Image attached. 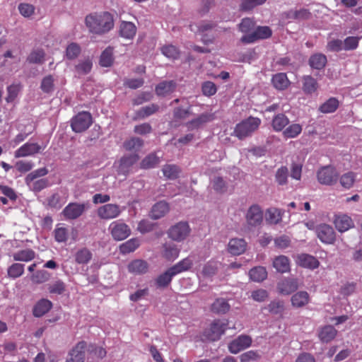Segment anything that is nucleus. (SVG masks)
I'll use <instances>...</instances> for the list:
<instances>
[{
    "instance_id": "obj_1",
    "label": "nucleus",
    "mask_w": 362,
    "mask_h": 362,
    "mask_svg": "<svg viewBox=\"0 0 362 362\" xmlns=\"http://www.w3.org/2000/svg\"><path fill=\"white\" fill-rule=\"evenodd\" d=\"M85 23L90 32L103 35L114 28V18L110 12L93 13L86 16Z\"/></svg>"
},
{
    "instance_id": "obj_2",
    "label": "nucleus",
    "mask_w": 362,
    "mask_h": 362,
    "mask_svg": "<svg viewBox=\"0 0 362 362\" xmlns=\"http://www.w3.org/2000/svg\"><path fill=\"white\" fill-rule=\"evenodd\" d=\"M262 121L258 117L250 116L236 124L233 134L240 140H243L257 131Z\"/></svg>"
},
{
    "instance_id": "obj_3",
    "label": "nucleus",
    "mask_w": 362,
    "mask_h": 362,
    "mask_svg": "<svg viewBox=\"0 0 362 362\" xmlns=\"http://www.w3.org/2000/svg\"><path fill=\"white\" fill-rule=\"evenodd\" d=\"M317 178L321 185L330 186L337 183L339 173L334 167L327 165L318 170Z\"/></svg>"
},
{
    "instance_id": "obj_4",
    "label": "nucleus",
    "mask_w": 362,
    "mask_h": 362,
    "mask_svg": "<svg viewBox=\"0 0 362 362\" xmlns=\"http://www.w3.org/2000/svg\"><path fill=\"white\" fill-rule=\"evenodd\" d=\"M93 123L90 113L81 112L74 117L71 122L72 130L76 133H81L87 130Z\"/></svg>"
},
{
    "instance_id": "obj_5",
    "label": "nucleus",
    "mask_w": 362,
    "mask_h": 362,
    "mask_svg": "<svg viewBox=\"0 0 362 362\" xmlns=\"http://www.w3.org/2000/svg\"><path fill=\"white\" fill-rule=\"evenodd\" d=\"M112 237L115 240L120 241L128 238L131 234V229L122 220L112 222L108 228Z\"/></svg>"
},
{
    "instance_id": "obj_6",
    "label": "nucleus",
    "mask_w": 362,
    "mask_h": 362,
    "mask_svg": "<svg viewBox=\"0 0 362 362\" xmlns=\"http://www.w3.org/2000/svg\"><path fill=\"white\" fill-rule=\"evenodd\" d=\"M88 209V204L85 203H69L62 212L65 220H75L83 215Z\"/></svg>"
},
{
    "instance_id": "obj_7",
    "label": "nucleus",
    "mask_w": 362,
    "mask_h": 362,
    "mask_svg": "<svg viewBox=\"0 0 362 362\" xmlns=\"http://www.w3.org/2000/svg\"><path fill=\"white\" fill-rule=\"evenodd\" d=\"M86 351H88L87 342L78 341L69 351L66 362H85Z\"/></svg>"
},
{
    "instance_id": "obj_8",
    "label": "nucleus",
    "mask_w": 362,
    "mask_h": 362,
    "mask_svg": "<svg viewBox=\"0 0 362 362\" xmlns=\"http://www.w3.org/2000/svg\"><path fill=\"white\" fill-rule=\"evenodd\" d=\"M228 327V322L215 320L211 324L209 328L204 332L206 337L211 341H217L225 333Z\"/></svg>"
},
{
    "instance_id": "obj_9",
    "label": "nucleus",
    "mask_w": 362,
    "mask_h": 362,
    "mask_svg": "<svg viewBox=\"0 0 362 362\" xmlns=\"http://www.w3.org/2000/svg\"><path fill=\"white\" fill-rule=\"evenodd\" d=\"M122 212L119 205L115 204H105L98 208V216L103 220H110L118 217Z\"/></svg>"
},
{
    "instance_id": "obj_10",
    "label": "nucleus",
    "mask_w": 362,
    "mask_h": 362,
    "mask_svg": "<svg viewBox=\"0 0 362 362\" xmlns=\"http://www.w3.org/2000/svg\"><path fill=\"white\" fill-rule=\"evenodd\" d=\"M190 228L187 222H180L172 226L168 231L169 237L173 240L180 242L188 237Z\"/></svg>"
},
{
    "instance_id": "obj_11",
    "label": "nucleus",
    "mask_w": 362,
    "mask_h": 362,
    "mask_svg": "<svg viewBox=\"0 0 362 362\" xmlns=\"http://www.w3.org/2000/svg\"><path fill=\"white\" fill-rule=\"evenodd\" d=\"M246 223L252 227H257L263 221V211L257 204L252 205L245 214Z\"/></svg>"
},
{
    "instance_id": "obj_12",
    "label": "nucleus",
    "mask_w": 362,
    "mask_h": 362,
    "mask_svg": "<svg viewBox=\"0 0 362 362\" xmlns=\"http://www.w3.org/2000/svg\"><path fill=\"white\" fill-rule=\"evenodd\" d=\"M252 339L250 336L241 334L229 343L228 350L230 353L236 354L249 348L252 345Z\"/></svg>"
},
{
    "instance_id": "obj_13",
    "label": "nucleus",
    "mask_w": 362,
    "mask_h": 362,
    "mask_svg": "<svg viewBox=\"0 0 362 362\" xmlns=\"http://www.w3.org/2000/svg\"><path fill=\"white\" fill-rule=\"evenodd\" d=\"M318 238L324 243L333 244L336 240V234L332 226L327 224H321L316 228Z\"/></svg>"
},
{
    "instance_id": "obj_14",
    "label": "nucleus",
    "mask_w": 362,
    "mask_h": 362,
    "mask_svg": "<svg viewBox=\"0 0 362 362\" xmlns=\"http://www.w3.org/2000/svg\"><path fill=\"white\" fill-rule=\"evenodd\" d=\"M42 148L37 143L27 142L14 152L16 158L34 156L42 151Z\"/></svg>"
},
{
    "instance_id": "obj_15",
    "label": "nucleus",
    "mask_w": 362,
    "mask_h": 362,
    "mask_svg": "<svg viewBox=\"0 0 362 362\" xmlns=\"http://www.w3.org/2000/svg\"><path fill=\"white\" fill-rule=\"evenodd\" d=\"M295 260L298 265L310 269H316L320 265L318 259L308 254L302 253L298 255L295 257Z\"/></svg>"
},
{
    "instance_id": "obj_16",
    "label": "nucleus",
    "mask_w": 362,
    "mask_h": 362,
    "mask_svg": "<svg viewBox=\"0 0 362 362\" xmlns=\"http://www.w3.org/2000/svg\"><path fill=\"white\" fill-rule=\"evenodd\" d=\"M335 228L341 233L348 230L354 227L351 218L346 214H337L334 219Z\"/></svg>"
},
{
    "instance_id": "obj_17",
    "label": "nucleus",
    "mask_w": 362,
    "mask_h": 362,
    "mask_svg": "<svg viewBox=\"0 0 362 362\" xmlns=\"http://www.w3.org/2000/svg\"><path fill=\"white\" fill-rule=\"evenodd\" d=\"M298 281L294 279H284L278 284V290L280 293L288 295L297 290Z\"/></svg>"
},
{
    "instance_id": "obj_18",
    "label": "nucleus",
    "mask_w": 362,
    "mask_h": 362,
    "mask_svg": "<svg viewBox=\"0 0 362 362\" xmlns=\"http://www.w3.org/2000/svg\"><path fill=\"white\" fill-rule=\"evenodd\" d=\"M128 271L134 274H144L148 270V264L143 259H134L128 264Z\"/></svg>"
},
{
    "instance_id": "obj_19",
    "label": "nucleus",
    "mask_w": 362,
    "mask_h": 362,
    "mask_svg": "<svg viewBox=\"0 0 362 362\" xmlns=\"http://www.w3.org/2000/svg\"><path fill=\"white\" fill-rule=\"evenodd\" d=\"M337 334V330L332 325H325L318 332V337L323 343H328L333 340Z\"/></svg>"
},
{
    "instance_id": "obj_20",
    "label": "nucleus",
    "mask_w": 362,
    "mask_h": 362,
    "mask_svg": "<svg viewBox=\"0 0 362 362\" xmlns=\"http://www.w3.org/2000/svg\"><path fill=\"white\" fill-rule=\"evenodd\" d=\"M247 247V243L242 238L231 239L228 243V251L234 255L243 253Z\"/></svg>"
},
{
    "instance_id": "obj_21",
    "label": "nucleus",
    "mask_w": 362,
    "mask_h": 362,
    "mask_svg": "<svg viewBox=\"0 0 362 362\" xmlns=\"http://www.w3.org/2000/svg\"><path fill=\"white\" fill-rule=\"evenodd\" d=\"M302 80V89L305 94L311 95L317 90L319 84L315 78L311 76H304Z\"/></svg>"
},
{
    "instance_id": "obj_22",
    "label": "nucleus",
    "mask_w": 362,
    "mask_h": 362,
    "mask_svg": "<svg viewBox=\"0 0 362 362\" xmlns=\"http://www.w3.org/2000/svg\"><path fill=\"white\" fill-rule=\"evenodd\" d=\"M327 62V57L322 53H315L312 54L308 60L309 65L311 68L321 70L324 69Z\"/></svg>"
},
{
    "instance_id": "obj_23",
    "label": "nucleus",
    "mask_w": 362,
    "mask_h": 362,
    "mask_svg": "<svg viewBox=\"0 0 362 362\" xmlns=\"http://www.w3.org/2000/svg\"><path fill=\"white\" fill-rule=\"evenodd\" d=\"M139 159L137 154L124 156L119 161V171L123 174L128 173L129 168L136 163Z\"/></svg>"
},
{
    "instance_id": "obj_24",
    "label": "nucleus",
    "mask_w": 362,
    "mask_h": 362,
    "mask_svg": "<svg viewBox=\"0 0 362 362\" xmlns=\"http://www.w3.org/2000/svg\"><path fill=\"white\" fill-rule=\"evenodd\" d=\"M273 267L280 273H286L290 271V260L284 255L274 257Z\"/></svg>"
},
{
    "instance_id": "obj_25",
    "label": "nucleus",
    "mask_w": 362,
    "mask_h": 362,
    "mask_svg": "<svg viewBox=\"0 0 362 362\" xmlns=\"http://www.w3.org/2000/svg\"><path fill=\"white\" fill-rule=\"evenodd\" d=\"M272 82L276 89L281 90L288 88L291 83L285 73H278L274 75Z\"/></svg>"
},
{
    "instance_id": "obj_26",
    "label": "nucleus",
    "mask_w": 362,
    "mask_h": 362,
    "mask_svg": "<svg viewBox=\"0 0 362 362\" xmlns=\"http://www.w3.org/2000/svg\"><path fill=\"white\" fill-rule=\"evenodd\" d=\"M170 210L169 204L165 202L156 203L151 211V216L153 219H158L164 216Z\"/></svg>"
},
{
    "instance_id": "obj_27",
    "label": "nucleus",
    "mask_w": 362,
    "mask_h": 362,
    "mask_svg": "<svg viewBox=\"0 0 362 362\" xmlns=\"http://www.w3.org/2000/svg\"><path fill=\"white\" fill-rule=\"evenodd\" d=\"M93 254L87 247L78 249L74 254L75 262L78 264H86L92 259Z\"/></svg>"
},
{
    "instance_id": "obj_28",
    "label": "nucleus",
    "mask_w": 362,
    "mask_h": 362,
    "mask_svg": "<svg viewBox=\"0 0 362 362\" xmlns=\"http://www.w3.org/2000/svg\"><path fill=\"white\" fill-rule=\"evenodd\" d=\"M230 305L224 298H217L211 305V311L216 314H225L229 311Z\"/></svg>"
},
{
    "instance_id": "obj_29",
    "label": "nucleus",
    "mask_w": 362,
    "mask_h": 362,
    "mask_svg": "<svg viewBox=\"0 0 362 362\" xmlns=\"http://www.w3.org/2000/svg\"><path fill=\"white\" fill-rule=\"evenodd\" d=\"M136 33V28L133 23L123 21L119 26V34L127 39L133 38Z\"/></svg>"
},
{
    "instance_id": "obj_30",
    "label": "nucleus",
    "mask_w": 362,
    "mask_h": 362,
    "mask_svg": "<svg viewBox=\"0 0 362 362\" xmlns=\"http://www.w3.org/2000/svg\"><path fill=\"white\" fill-rule=\"evenodd\" d=\"M52 306V303L47 299L39 300L33 308V315L35 317H41L47 313Z\"/></svg>"
},
{
    "instance_id": "obj_31",
    "label": "nucleus",
    "mask_w": 362,
    "mask_h": 362,
    "mask_svg": "<svg viewBox=\"0 0 362 362\" xmlns=\"http://www.w3.org/2000/svg\"><path fill=\"white\" fill-rule=\"evenodd\" d=\"M172 273L170 268H169L165 272L158 276L155 279L156 286L160 288L168 287L170 284L173 277L175 276Z\"/></svg>"
},
{
    "instance_id": "obj_32",
    "label": "nucleus",
    "mask_w": 362,
    "mask_h": 362,
    "mask_svg": "<svg viewBox=\"0 0 362 362\" xmlns=\"http://www.w3.org/2000/svg\"><path fill=\"white\" fill-rule=\"evenodd\" d=\"M310 301V296L306 291H299L291 298L293 306L301 308L307 305Z\"/></svg>"
},
{
    "instance_id": "obj_33",
    "label": "nucleus",
    "mask_w": 362,
    "mask_h": 362,
    "mask_svg": "<svg viewBox=\"0 0 362 362\" xmlns=\"http://www.w3.org/2000/svg\"><path fill=\"white\" fill-rule=\"evenodd\" d=\"M139 245V239L134 238L121 244L119 246V252L122 255L129 254L135 251Z\"/></svg>"
},
{
    "instance_id": "obj_34",
    "label": "nucleus",
    "mask_w": 362,
    "mask_h": 362,
    "mask_svg": "<svg viewBox=\"0 0 362 362\" xmlns=\"http://www.w3.org/2000/svg\"><path fill=\"white\" fill-rule=\"evenodd\" d=\"M176 88V83L173 81H163L156 88V92L158 95H166L173 93Z\"/></svg>"
},
{
    "instance_id": "obj_35",
    "label": "nucleus",
    "mask_w": 362,
    "mask_h": 362,
    "mask_svg": "<svg viewBox=\"0 0 362 362\" xmlns=\"http://www.w3.org/2000/svg\"><path fill=\"white\" fill-rule=\"evenodd\" d=\"M163 248L162 256L167 260L173 261L178 257L180 250L175 245L166 243Z\"/></svg>"
},
{
    "instance_id": "obj_36",
    "label": "nucleus",
    "mask_w": 362,
    "mask_h": 362,
    "mask_svg": "<svg viewBox=\"0 0 362 362\" xmlns=\"http://www.w3.org/2000/svg\"><path fill=\"white\" fill-rule=\"evenodd\" d=\"M289 123V119L283 113L275 115L272 122V126L274 131L281 132Z\"/></svg>"
},
{
    "instance_id": "obj_37",
    "label": "nucleus",
    "mask_w": 362,
    "mask_h": 362,
    "mask_svg": "<svg viewBox=\"0 0 362 362\" xmlns=\"http://www.w3.org/2000/svg\"><path fill=\"white\" fill-rule=\"evenodd\" d=\"M0 192L5 196V197H0V201L3 204H7L8 199L11 202H15L17 199L14 189L7 185H0Z\"/></svg>"
},
{
    "instance_id": "obj_38",
    "label": "nucleus",
    "mask_w": 362,
    "mask_h": 362,
    "mask_svg": "<svg viewBox=\"0 0 362 362\" xmlns=\"http://www.w3.org/2000/svg\"><path fill=\"white\" fill-rule=\"evenodd\" d=\"M251 280L257 282H261L267 279V272L263 267H255L249 272Z\"/></svg>"
},
{
    "instance_id": "obj_39",
    "label": "nucleus",
    "mask_w": 362,
    "mask_h": 362,
    "mask_svg": "<svg viewBox=\"0 0 362 362\" xmlns=\"http://www.w3.org/2000/svg\"><path fill=\"white\" fill-rule=\"evenodd\" d=\"M13 257L15 261L30 262L35 259V252L31 249H25L15 252Z\"/></svg>"
},
{
    "instance_id": "obj_40",
    "label": "nucleus",
    "mask_w": 362,
    "mask_h": 362,
    "mask_svg": "<svg viewBox=\"0 0 362 362\" xmlns=\"http://www.w3.org/2000/svg\"><path fill=\"white\" fill-rule=\"evenodd\" d=\"M192 265V261L189 258L187 257L170 268V271L173 272L172 274L177 275L181 272L189 270Z\"/></svg>"
},
{
    "instance_id": "obj_41",
    "label": "nucleus",
    "mask_w": 362,
    "mask_h": 362,
    "mask_svg": "<svg viewBox=\"0 0 362 362\" xmlns=\"http://www.w3.org/2000/svg\"><path fill=\"white\" fill-rule=\"evenodd\" d=\"M45 58V52L42 49H35L28 55L27 61L30 64H42Z\"/></svg>"
},
{
    "instance_id": "obj_42",
    "label": "nucleus",
    "mask_w": 362,
    "mask_h": 362,
    "mask_svg": "<svg viewBox=\"0 0 362 362\" xmlns=\"http://www.w3.org/2000/svg\"><path fill=\"white\" fill-rule=\"evenodd\" d=\"M113 60V48L108 47L103 52L100 56V64L102 66L108 67L112 64Z\"/></svg>"
},
{
    "instance_id": "obj_43",
    "label": "nucleus",
    "mask_w": 362,
    "mask_h": 362,
    "mask_svg": "<svg viewBox=\"0 0 362 362\" xmlns=\"http://www.w3.org/2000/svg\"><path fill=\"white\" fill-rule=\"evenodd\" d=\"M81 52L80 45L76 42H71L68 45L65 52V57L69 60L77 58Z\"/></svg>"
},
{
    "instance_id": "obj_44",
    "label": "nucleus",
    "mask_w": 362,
    "mask_h": 362,
    "mask_svg": "<svg viewBox=\"0 0 362 362\" xmlns=\"http://www.w3.org/2000/svg\"><path fill=\"white\" fill-rule=\"evenodd\" d=\"M51 274L46 270L41 269L37 271L30 276L31 281L36 284H40L49 280Z\"/></svg>"
},
{
    "instance_id": "obj_45",
    "label": "nucleus",
    "mask_w": 362,
    "mask_h": 362,
    "mask_svg": "<svg viewBox=\"0 0 362 362\" xmlns=\"http://www.w3.org/2000/svg\"><path fill=\"white\" fill-rule=\"evenodd\" d=\"M159 109L157 105L151 104L150 105L143 107L136 112V119H144L154 113Z\"/></svg>"
},
{
    "instance_id": "obj_46",
    "label": "nucleus",
    "mask_w": 362,
    "mask_h": 362,
    "mask_svg": "<svg viewBox=\"0 0 362 362\" xmlns=\"http://www.w3.org/2000/svg\"><path fill=\"white\" fill-rule=\"evenodd\" d=\"M159 163V158L155 153H151L142 160L141 168L144 169L152 168L158 165Z\"/></svg>"
},
{
    "instance_id": "obj_47",
    "label": "nucleus",
    "mask_w": 362,
    "mask_h": 362,
    "mask_svg": "<svg viewBox=\"0 0 362 362\" xmlns=\"http://www.w3.org/2000/svg\"><path fill=\"white\" fill-rule=\"evenodd\" d=\"M339 107V101L335 98H331L320 107V110L323 113L334 112Z\"/></svg>"
},
{
    "instance_id": "obj_48",
    "label": "nucleus",
    "mask_w": 362,
    "mask_h": 362,
    "mask_svg": "<svg viewBox=\"0 0 362 362\" xmlns=\"http://www.w3.org/2000/svg\"><path fill=\"white\" fill-rule=\"evenodd\" d=\"M163 173L168 179L175 180L178 177L180 168L175 165H165L163 168Z\"/></svg>"
},
{
    "instance_id": "obj_49",
    "label": "nucleus",
    "mask_w": 362,
    "mask_h": 362,
    "mask_svg": "<svg viewBox=\"0 0 362 362\" xmlns=\"http://www.w3.org/2000/svg\"><path fill=\"white\" fill-rule=\"evenodd\" d=\"M40 88L45 93H52L54 89V78L53 76H45L41 82Z\"/></svg>"
},
{
    "instance_id": "obj_50",
    "label": "nucleus",
    "mask_w": 362,
    "mask_h": 362,
    "mask_svg": "<svg viewBox=\"0 0 362 362\" xmlns=\"http://www.w3.org/2000/svg\"><path fill=\"white\" fill-rule=\"evenodd\" d=\"M310 12L306 8H300L297 11H290L287 13V17L288 18L295 20H307L310 18Z\"/></svg>"
},
{
    "instance_id": "obj_51",
    "label": "nucleus",
    "mask_w": 362,
    "mask_h": 362,
    "mask_svg": "<svg viewBox=\"0 0 362 362\" xmlns=\"http://www.w3.org/2000/svg\"><path fill=\"white\" fill-rule=\"evenodd\" d=\"M144 144L143 140L137 137H132L124 142L126 151H138Z\"/></svg>"
},
{
    "instance_id": "obj_52",
    "label": "nucleus",
    "mask_w": 362,
    "mask_h": 362,
    "mask_svg": "<svg viewBox=\"0 0 362 362\" xmlns=\"http://www.w3.org/2000/svg\"><path fill=\"white\" fill-rule=\"evenodd\" d=\"M211 116L207 114H203L199 115L198 117L192 119L189 122L187 125L190 129H196L202 127L205 123L211 120Z\"/></svg>"
},
{
    "instance_id": "obj_53",
    "label": "nucleus",
    "mask_w": 362,
    "mask_h": 362,
    "mask_svg": "<svg viewBox=\"0 0 362 362\" xmlns=\"http://www.w3.org/2000/svg\"><path fill=\"white\" fill-rule=\"evenodd\" d=\"M302 132V127L299 124H293L288 126L283 132L286 139L295 138Z\"/></svg>"
},
{
    "instance_id": "obj_54",
    "label": "nucleus",
    "mask_w": 362,
    "mask_h": 362,
    "mask_svg": "<svg viewBox=\"0 0 362 362\" xmlns=\"http://www.w3.org/2000/svg\"><path fill=\"white\" fill-rule=\"evenodd\" d=\"M7 272L10 278L16 279L20 277L24 272V264L13 263L8 268Z\"/></svg>"
},
{
    "instance_id": "obj_55",
    "label": "nucleus",
    "mask_w": 362,
    "mask_h": 362,
    "mask_svg": "<svg viewBox=\"0 0 362 362\" xmlns=\"http://www.w3.org/2000/svg\"><path fill=\"white\" fill-rule=\"evenodd\" d=\"M54 239L58 243H64L68 238V229L58 224L54 230Z\"/></svg>"
},
{
    "instance_id": "obj_56",
    "label": "nucleus",
    "mask_w": 362,
    "mask_h": 362,
    "mask_svg": "<svg viewBox=\"0 0 362 362\" xmlns=\"http://www.w3.org/2000/svg\"><path fill=\"white\" fill-rule=\"evenodd\" d=\"M266 218L270 223H277L281 219V214L279 209L271 208L266 212Z\"/></svg>"
},
{
    "instance_id": "obj_57",
    "label": "nucleus",
    "mask_w": 362,
    "mask_h": 362,
    "mask_svg": "<svg viewBox=\"0 0 362 362\" xmlns=\"http://www.w3.org/2000/svg\"><path fill=\"white\" fill-rule=\"evenodd\" d=\"M161 51L165 56L172 59H177L180 55V52L177 48L172 45L163 46Z\"/></svg>"
},
{
    "instance_id": "obj_58",
    "label": "nucleus",
    "mask_w": 362,
    "mask_h": 362,
    "mask_svg": "<svg viewBox=\"0 0 362 362\" xmlns=\"http://www.w3.org/2000/svg\"><path fill=\"white\" fill-rule=\"evenodd\" d=\"M355 173L353 172H349L341 175L340 177V183L344 187L349 189L353 186L355 182Z\"/></svg>"
},
{
    "instance_id": "obj_59",
    "label": "nucleus",
    "mask_w": 362,
    "mask_h": 362,
    "mask_svg": "<svg viewBox=\"0 0 362 362\" xmlns=\"http://www.w3.org/2000/svg\"><path fill=\"white\" fill-rule=\"evenodd\" d=\"M21 90L20 84H12L7 88L8 95L6 98L7 103L13 102Z\"/></svg>"
},
{
    "instance_id": "obj_60",
    "label": "nucleus",
    "mask_w": 362,
    "mask_h": 362,
    "mask_svg": "<svg viewBox=\"0 0 362 362\" xmlns=\"http://www.w3.org/2000/svg\"><path fill=\"white\" fill-rule=\"evenodd\" d=\"M88 350L90 352V354H93V358H96L98 359L103 358L107 354V351L104 348L97 346L93 344H88Z\"/></svg>"
},
{
    "instance_id": "obj_61",
    "label": "nucleus",
    "mask_w": 362,
    "mask_h": 362,
    "mask_svg": "<svg viewBox=\"0 0 362 362\" xmlns=\"http://www.w3.org/2000/svg\"><path fill=\"white\" fill-rule=\"evenodd\" d=\"M254 33L257 40L267 39L272 35V31L268 26H259Z\"/></svg>"
},
{
    "instance_id": "obj_62",
    "label": "nucleus",
    "mask_w": 362,
    "mask_h": 362,
    "mask_svg": "<svg viewBox=\"0 0 362 362\" xmlns=\"http://www.w3.org/2000/svg\"><path fill=\"white\" fill-rule=\"evenodd\" d=\"M14 167L17 170L18 172L21 173H25L29 172L33 167V163L31 161L28 160H18Z\"/></svg>"
},
{
    "instance_id": "obj_63",
    "label": "nucleus",
    "mask_w": 362,
    "mask_h": 362,
    "mask_svg": "<svg viewBox=\"0 0 362 362\" xmlns=\"http://www.w3.org/2000/svg\"><path fill=\"white\" fill-rule=\"evenodd\" d=\"M359 37H347L344 42L343 47L345 50H354L358 46Z\"/></svg>"
},
{
    "instance_id": "obj_64",
    "label": "nucleus",
    "mask_w": 362,
    "mask_h": 362,
    "mask_svg": "<svg viewBox=\"0 0 362 362\" xmlns=\"http://www.w3.org/2000/svg\"><path fill=\"white\" fill-rule=\"evenodd\" d=\"M18 10L21 14L24 17H30L35 12V7L30 4L21 3L18 6Z\"/></svg>"
}]
</instances>
